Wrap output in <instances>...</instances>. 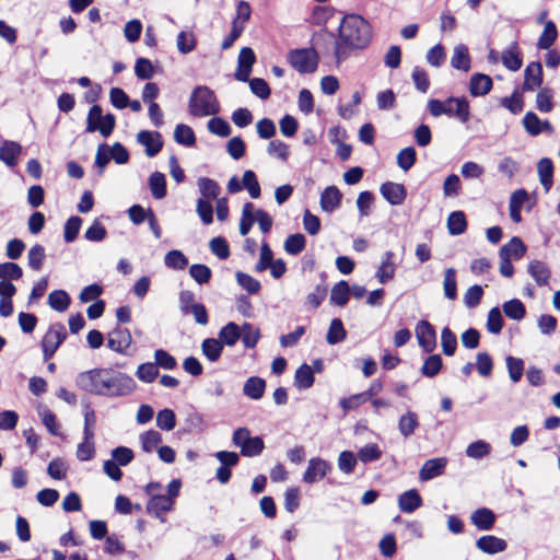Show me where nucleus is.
I'll use <instances>...</instances> for the list:
<instances>
[{"label": "nucleus", "mask_w": 560, "mask_h": 560, "mask_svg": "<svg viewBox=\"0 0 560 560\" xmlns=\"http://www.w3.org/2000/svg\"><path fill=\"white\" fill-rule=\"evenodd\" d=\"M428 109L433 117L447 115L448 117L457 118L463 124H466L470 117L469 103L464 96H451L444 102L440 100H430L428 103Z\"/></svg>", "instance_id": "nucleus-4"}, {"label": "nucleus", "mask_w": 560, "mask_h": 560, "mask_svg": "<svg viewBox=\"0 0 560 560\" xmlns=\"http://www.w3.org/2000/svg\"><path fill=\"white\" fill-rule=\"evenodd\" d=\"M505 363L510 380L513 383H518L524 373V361L520 358L508 355L505 358Z\"/></svg>", "instance_id": "nucleus-51"}, {"label": "nucleus", "mask_w": 560, "mask_h": 560, "mask_svg": "<svg viewBox=\"0 0 560 560\" xmlns=\"http://www.w3.org/2000/svg\"><path fill=\"white\" fill-rule=\"evenodd\" d=\"M542 83V66L539 61L527 65L524 71V91H534Z\"/></svg>", "instance_id": "nucleus-14"}, {"label": "nucleus", "mask_w": 560, "mask_h": 560, "mask_svg": "<svg viewBox=\"0 0 560 560\" xmlns=\"http://www.w3.org/2000/svg\"><path fill=\"white\" fill-rule=\"evenodd\" d=\"M322 278H324V275H322ZM327 291L328 285L325 279H322L320 283L316 284L314 290L307 294L306 303L313 308L319 307L327 295Z\"/></svg>", "instance_id": "nucleus-44"}, {"label": "nucleus", "mask_w": 560, "mask_h": 560, "mask_svg": "<svg viewBox=\"0 0 560 560\" xmlns=\"http://www.w3.org/2000/svg\"><path fill=\"white\" fill-rule=\"evenodd\" d=\"M350 287L347 281L336 283L330 293V302L338 306H345L349 301Z\"/></svg>", "instance_id": "nucleus-38"}, {"label": "nucleus", "mask_w": 560, "mask_h": 560, "mask_svg": "<svg viewBox=\"0 0 560 560\" xmlns=\"http://www.w3.org/2000/svg\"><path fill=\"white\" fill-rule=\"evenodd\" d=\"M318 54L313 48H299L290 50L288 61L299 73H313L318 67Z\"/></svg>", "instance_id": "nucleus-7"}, {"label": "nucleus", "mask_w": 560, "mask_h": 560, "mask_svg": "<svg viewBox=\"0 0 560 560\" xmlns=\"http://www.w3.org/2000/svg\"><path fill=\"white\" fill-rule=\"evenodd\" d=\"M67 338V330L62 323L51 324L42 340V346L58 350Z\"/></svg>", "instance_id": "nucleus-16"}, {"label": "nucleus", "mask_w": 560, "mask_h": 560, "mask_svg": "<svg viewBox=\"0 0 560 560\" xmlns=\"http://www.w3.org/2000/svg\"><path fill=\"white\" fill-rule=\"evenodd\" d=\"M306 238L303 234L296 233L289 235L284 241V250L287 254L295 256L304 250Z\"/></svg>", "instance_id": "nucleus-42"}, {"label": "nucleus", "mask_w": 560, "mask_h": 560, "mask_svg": "<svg viewBox=\"0 0 560 560\" xmlns=\"http://www.w3.org/2000/svg\"><path fill=\"white\" fill-rule=\"evenodd\" d=\"M493 86L491 77L483 73H475L469 81V93L474 97L487 95Z\"/></svg>", "instance_id": "nucleus-20"}, {"label": "nucleus", "mask_w": 560, "mask_h": 560, "mask_svg": "<svg viewBox=\"0 0 560 560\" xmlns=\"http://www.w3.org/2000/svg\"><path fill=\"white\" fill-rule=\"evenodd\" d=\"M422 505V498L416 489L405 491L398 497V506L404 513H413Z\"/></svg>", "instance_id": "nucleus-23"}, {"label": "nucleus", "mask_w": 560, "mask_h": 560, "mask_svg": "<svg viewBox=\"0 0 560 560\" xmlns=\"http://www.w3.org/2000/svg\"><path fill=\"white\" fill-rule=\"evenodd\" d=\"M497 515L488 508H479L470 514V522L479 530H490L494 526Z\"/></svg>", "instance_id": "nucleus-18"}, {"label": "nucleus", "mask_w": 560, "mask_h": 560, "mask_svg": "<svg viewBox=\"0 0 560 560\" xmlns=\"http://www.w3.org/2000/svg\"><path fill=\"white\" fill-rule=\"evenodd\" d=\"M315 382L314 372L312 366L306 363H303L296 371L294 375V386L302 390L307 389L313 386Z\"/></svg>", "instance_id": "nucleus-30"}, {"label": "nucleus", "mask_w": 560, "mask_h": 560, "mask_svg": "<svg viewBox=\"0 0 560 560\" xmlns=\"http://www.w3.org/2000/svg\"><path fill=\"white\" fill-rule=\"evenodd\" d=\"M347 337V331L343 327V324L340 318H334L330 322L327 335H326V341L328 345H337L341 341H343Z\"/></svg>", "instance_id": "nucleus-36"}, {"label": "nucleus", "mask_w": 560, "mask_h": 560, "mask_svg": "<svg viewBox=\"0 0 560 560\" xmlns=\"http://www.w3.org/2000/svg\"><path fill=\"white\" fill-rule=\"evenodd\" d=\"M156 425L163 431H171L176 425V416L172 409L165 408L156 415Z\"/></svg>", "instance_id": "nucleus-62"}, {"label": "nucleus", "mask_w": 560, "mask_h": 560, "mask_svg": "<svg viewBox=\"0 0 560 560\" xmlns=\"http://www.w3.org/2000/svg\"><path fill=\"white\" fill-rule=\"evenodd\" d=\"M476 547L483 553L495 555L505 551L508 544L497 536L485 535L476 540Z\"/></svg>", "instance_id": "nucleus-15"}, {"label": "nucleus", "mask_w": 560, "mask_h": 560, "mask_svg": "<svg viewBox=\"0 0 560 560\" xmlns=\"http://www.w3.org/2000/svg\"><path fill=\"white\" fill-rule=\"evenodd\" d=\"M380 192L383 198L392 206L401 205L406 197L407 190L402 184L386 182L381 185Z\"/></svg>", "instance_id": "nucleus-12"}, {"label": "nucleus", "mask_w": 560, "mask_h": 560, "mask_svg": "<svg viewBox=\"0 0 560 560\" xmlns=\"http://www.w3.org/2000/svg\"><path fill=\"white\" fill-rule=\"evenodd\" d=\"M164 264L170 269L184 270L188 265V259L180 250L172 249L165 255Z\"/></svg>", "instance_id": "nucleus-46"}, {"label": "nucleus", "mask_w": 560, "mask_h": 560, "mask_svg": "<svg viewBox=\"0 0 560 560\" xmlns=\"http://www.w3.org/2000/svg\"><path fill=\"white\" fill-rule=\"evenodd\" d=\"M70 302V295L65 290H54L48 295V305L60 313L68 310Z\"/></svg>", "instance_id": "nucleus-35"}, {"label": "nucleus", "mask_w": 560, "mask_h": 560, "mask_svg": "<svg viewBox=\"0 0 560 560\" xmlns=\"http://www.w3.org/2000/svg\"><path fill=\"white\" fill-rule=\"evenodd\" d=\"M223 351V345L219 338H206L201 342V352L210 361L217 362Z\"/></svg>", "instance_id": "nucleus-33"}, {"label": "nucleus", "mask_w": 560, "mask_h": 560, "mask_svg": "<svg viewBox=\"0 0 560 560\" xmlns=\"http://www.w3.org/2000/svg\"><path fill=\"white\" fill-rule=\"evenodd\" d=\"M173 508V501L166 495L158 494L152 495L147 504V511L156 517L171 511Z\"/></svg>", "instance_id": "nucleus-28"}, {"label": "nucleus", "mask_w": 560, "mask_h": 560, "mask_svg": "<svg viewBox=\"0 0 560 560\" xmlns=\"http://www.w3.org/2000/svg\"><path fill=\"white\" fill-rule=\"evenodd\" d=\"M46 257L45 247L40 244L32 246L27 254L28 266L34 271H39Z\"/></svg>", "instance_id": "nucleus-47"}, {"label": "nucleus", "mask_w": 560, "mask_h": 560, "mask_svg": "<svg viewBox=\"0 0 560 560\" xmlns=\"http://www.w3.org/2000/svg\"><path fill=\"white\" fill-rule=\"evenodd\" d=\"M232 442L245 457L258 456L265 448L264 440L260 436H252L247 428L236 429L233 432Z\"/></svg>", "instance_id": "nucleus-6"}, {"label": "nucleus", "mask_w": 560, "mask_h": 560, "mask_svg": "<svg viewBox=\"0 0 560 560\" xmlns=\"http://www.w3.org/2000/svg\"><path fill=\"white\" fill-rule=\"evenodd\" d=\"M483 289L479 284H474L467 289L464 294L463 302L468 308H475L481 302Z\"/></svg>", "instance_id": "nucleus-64"}, {"label": "nucleus", "mask_w": 560, "mask_h": 560, "mask_svg": "<svg viewBox=\"0 0 560 560\" xmlns=\"http://www.w3.org/2000/svg\"><path fill=\"white\" fill-rule=\"evenodd\" d=\"M136 375L141 382L149 384L155 381L159 370L155 363L147 362L138 366Z\"/></svg>", "instance_id": "nucleus-61"}, {"label": "nucleus", "mask_w": 560, "mask_h": 560, "mask_svg": "<svg viewBox=\"0 0 560 560\" xmlns=\"http://www.w3.org/2000/svg\"><path fill=\"white\" fill-rule=\"evenodd\" d=\"M553 163L549 158H542L537 163V172L540 184L549 191L553 184Z\"/></svg>", "instance_id": "nucleus-29"}, {"label": "nucleus", "mask_w": 560, "mask_h": 560, "mask_svg": "<svg viewBox=\"0 0 560 560\" xmlns=\"http://www.w3.org/2000/svg\"><path fill=\"white\" fill-rule=\"evenodd\" d=\"M527 272L537 285L545 287L549 284L551 270L546 262L537 259L532 260L527 266Z\"/></svg>", "instance_id": "nucleus-19"}, {"label": "nucleus", "mask_w": 560, "mask_h": 560, "mask_svg": "<svg viewBox=\"0 0 560 560\" xmlns=\"http://www.w3.org/2000/svg\"><path fill=\"white\" fill-rule=\"evenodd\" d=\"M260 338V332L258 329L254 328L252 324L244 323L241 326V340L245 348L252 349L255 348L258 340Z\"/></svg>", "instance_id": "nucleus-48"}, {"label": "nucleus", "mask_w": 560, "mask_h": 560, "mask_svg": "<svg viewBox=\"0 0 560 560\" xmlns=\"http://www.w3.org/2000/svg\"><path fill=\"white\" fill-rule=\"evenodd\" d=\"M149 188L154 199H163L167 194L165 175L161 172H153L149 177Z\"/></svg>", "instance_id": "nucleus-32"}, {"label": "nucleus", "mask_w": 560, "mask_h": 560, "mask_svg": "<svg viewBox=\"0 0 560 560\" xmlns=\"http://www.w3.org/2000/svg\"><path fill=\"white\" fill-rule=\"evenodd\" d=\"M417 161V152L413 147H407L397 154V165L405 172L409 171Z\"/></svg>", "instance_id": "nucleus-54"}, {"label": "nucleus", "mask_w": 560, "mask_h": 560, "mask_svg": "<svg viewBox=\"0 0 560 560\" xmlns=\"http://www.w3.org/2000/svg\"><path fill=\"white\" fill-rule=\"evenodd\" d=\"M253 211H254V205L252 202H246L243 206L242 218L240 221V233L242 236H246L249 233V231L255 222V215H254Z\"/></svg>", "instance_id": "nucleus-53"}, {"label": "nucleus", "mask_w": 560, "mask_h": 560, "mask_svg": "<svg viewBox=\"0 0 560 560\" xmlns=\"http://www.w3.org/2000/svg\"><path fill=\"white\" fill-rule=\"evenodd\" d=\"M342 195L336 186H329L320 195V208L331 213L340 207Z\"/></svg>", "instance_id": "nucleus-21"}, {"label": "nucleus", "mask_w": 560, "mask_h": 560, "mask_svg": "<svg viewBox=\"0 0 560 560\" xmlns=\"http://www.w3.org/2000/svg\"><path fill=\"white\" fill-rule=\"evenodd\" d=\"M174 140L178 144L192 147L196 143V136L191 127L185 124H178L174 130Z\"/></svg>", "instance_id": "nucleus-41"}, {"label": "nucleus", "mask_w": 560, "mask_h": 560, "mask_svg": "<svg viewBox=\"0 0 560 560\" xmlns=\"http://www.w3.org/2000/svg\"><path fill=\"white\" fill-rule=\"evenodd\" d=\"M137 141L145 148L149 158L155 156L163 148L162 136L158 131L141 130L137 135Z\"/></svg>", "instance_id": "nucleus-10"}, {"label": "nucleus", "mask_w": 560, "mask_h": 560, "mask_svg": "<svg viewBox=\"0 0 560 560\" xmlns=\"http://www.w3.org/2000/svg\"><path fill=\"white\" fill-rule=\"evenodd\" d=\"M77 385L90 394L106 397L128 396L136 388V382L131 376L106 368L80 373Z\"/></svg>", "instance_id": "nucleus-1"}, {"label": "nucleus", "mask_w": 560, "mask_h": 560, "mask_svg": "<svg viewBox=\"0 0 560 560\" xmlns=\"http://www.w3.org/2000/svg\"><path fill=\"white\" fill-rule=\"evenodd\" d=\"M235 278L238 285L249 294H257L261 289V284L257 279L243 271H237Z\"/></svg>", "instance_id": "nucleus-50"}, {"label": "nucleus", "mask_w": 560, "mask_h": 560, "mask_svg": "<svg viewBox=\"0 0 560 560\" xmlns=\"http://www.w3.org/2000/svg\"><path fill=\"white\" fill-rule=\"evenodd\" d=\"M330 470L331 465L327 460L320 457H313L308 460L306 470L303 475V481L308 485L315 483L316 481L325 478Z\"/></svg>", "instance_id": "nucleus-9"}, {"label": "nucleus", "mask_w": 560, "mask_h": 560, "mask_svg": "<svg viewBox=\"0 0 560 560\" xmlns=\"http://www.w3.org/2000/svg\"><path fill=\"white\" fill-rule=\"evenodd\" d=\"M444 295L448 300H455L457 298V280L456 270L454 268H447L444 271L443 280Z\"/></svg>", "instance_id": "nucleus-45"}, {"label": "nucleus", "mask_w": 560, "mask_h": 560, "mask_svg": "<svg viewBox=\"0 0 560 560\" xmlns=\"http://www.w3.org/2000/svg\"><path fill=\"white\" fill-rule=\"evenodd\" d=\"M241 338V327L234 322L228 323L219 331V340L222 345L234 346Z\"/></svg>", "instance_id": "nucleus-34"}, {"label": "nucleus", "mask_w": 560, "mask_h": 560, "mask_svg": "<svg viewBox=\"0 0 560 560\" xmlns=\"http://www.w3.org/2000/svg\"><path fill=\"white\" fill-rule=\"evenodd\" d=\"M447 465V459L445 457L432 458L424 462L420 471L419 479L421 481H428L433 478H436L444 474V470Z\"/></svg>", "instance_id": "nucleus-13"}, {"label": "nucleus", "mask_w": 560, "mask_h": 560, "mask_svg": "<svg viewBox=\"0 0 560 560\" xmlns=\"http://www.w3.org/2000/svg\"><path fill=\"white\" fill-rule=\"evenodd\" d=\"M558 36L556 24L552 21H548L545 24V28L538 38L537 47L539 49H549L556 42Z\"/></svg>", "instance_id": "nucleus-43"}, {"label": "nucleus", "mask_w": 560, "mask_h": 560, "mask_svg": "<svg viewBox=\"0 0 560 560\" xmlns=\"http://www.w3.org/2000/svg\"><path fill=\"white\" fill-rule=\"evenodd\" d=\"M395 254L392 250L384 253L381 265L375 273L380 283H387L394 278L397 268V264L393 260Z\"/></svg>", "instance_id": "nucleus-17"}, {"label": "nucleus", "mask_w": 560, "mask_h": 560, "mask_svg": "<svg viewBox=\"0 0 560 560\" xmlns=\"http://www.w3.org/2000/svg\"><path fill=\"white\" fill-rule=\"evenodd\" d=\"M189 275L198 284H206L210 281L212 271L206 265L194 264L189 268Z\"/></svg>", "instance_id": "nucleus-63"}, {"label": "nucleus", "mask_w": 560, "mask_h": 560, "mask_svg": "<svg viewBox=\"0 0 560 560\" xmlns=\"http://www.w3.org/2000/svg\"><path fill=\"white\" fill-rule=\"evenodd\" d=\"M266 390V381L259 376H250L243 386V394L254 400L262 398Z\"/></svg>", "instance_id": "nucleus-25"}, {"label": "nucleus", "mask_w": 560, "mask_h": 560, "mask_svg": "<svg viewBox=\"0 0 560 560\" xmlns=\"http://www.w3.org/2000/svg\"><path fill=\"white\" fill-rule=\"evenodd\" d=\"M116 127V118L113 114L108 113L103 115V109L100 105L94 104L86 117V132L98 131L102 137L108 138Z\"/></svg>", "instance_id": "nucleus-5"}, {"label": "nucleus", "mask_w": 560, "mask_h": 560, "mask_svg": "<svg viewBox=\"0 0 560 560\" xmlns=\"http://www.w3.org/2000/svg\"><path fill=\"white\" fill-rule=\"evenodd\" d=\"M23 276L22 268L12 261L1 262L0 264V279L12 281L19 280Z\"/></svg>", "instance_id": "nucleus-60"}, {"label": "nucleus", "mask_w": 560, "mask_h": 560, "mask_svg": "<svg viewBox=\"0 0 560 560\" xmlns=\"http://www.w3.org/2000/svg\"><path fill=\"white\" fill-rule=\"evenodd\" d=\"M419 427V417L415 411L408 410L398 419L399 433L408 439L411 436Z\"/></svg>", "instance_id": "nucleus-26"}, {"label": "nucleus", "mask_w": 560, "mask_h": 560, "mask_svg": "<svg viewBox=\"0 0 560 560\" xmlns=\"http://www.w3.org/2000/svg\"><path fill=\"white\" fill-rule=\"evenodd\" d=\"M501 61L511 71L521 69L523 61L516 42H513L508 49L502 51Z\"/></svg>", "instance_id": "nucleus-27"}, {"label": "nucleus", "mask_w": 560, "mask_h": 560, "mask_svg": "<svg viewBox=\"0 0 560 560\" xmlns=\"http://www.w3.org/2000/svg\"><path fill=\"white\" fill-rule=\"evenodd\" d=\"M372 38V28L368 21L358 14L346 15L339 26V39L335 42L337 63L346 60L350 50L364 49Z\"/></svg>", "instance_id": "nucleus-2"}, {"label": "nucleus", "mask_w": 560, "mask_h": 560, "mask_svg": "<svg viewBox=\"0 0 560 560\" xmlns=\"http://www.w3.org/2000/svg\"><path fill=\"white\" fill-rule=\"evenodd\" d=\"M22 152L20 143L11 140H2L0 145V160L8 166L13 167L18 163V156Z\"/></svg>", "instance_id": "nucleus-22"}, {"label": "nucleus", "mask_w": 560, "mask_h": 560, "mask_svg": "<svg viewBox=\"0 0 560 560\" xmlns=\"http://www.w3.org/2000/svg\"><path fill=\"white\" fill-rule=\"evenodd\" d=\"M451 66L457 70H463L465 72L469 71L470 56L468 48L464 44H459L454 47Z\"/></svg>", "instance_id": "nucleus-31"}, {"label": "nucleus", "mask_w": 560, "mask_h": 560, "mask_svg": "<svg viewBox=\"0 0 560 560\" xmlns=\"http://www.w3.org/2000/svg\"><path fill=\"white\" fill-rule=\"evenodd\" d=\"M358 459L364 464L376 462L382 457V451L375 443L364 445L358 451Z\"/></svg>", "instance_id": "nucleus-57"}, {"label": "nucleus", "mask_w": 560, "mask_h": 560, "mask_svg": "<svg viewBox=\"0 0 560 560\" xmlns=\"http://www.w3.org/2000/svg\"><path fill=\"white\" fill-rule=\"evenodd\" d=\"M553 92L549 88L541 89L536 95V107L541 113H550L553 108Z\"/></svg>", "instance_id": "nucleus-59"}, {"label": "nucleus", "mask_w": 560, "mask_h": 560, "mask_svg": "<svg viewBox=\"0 0 560 560\" xmlns=\"http://www.w3.org/2000/svg\"><path fill=\"white\" fill-rule=\"evenodd\" d=\"M82 225V219L78 215L70 217L63 228V238L67 243H72L78 237Z\"/></svg>", "instance_id": "nucleus-58"}, {"label": "nucleus", "mask_w": 560, "mask_h": 560, "mask_svg": "<svg viewBox=\"0 0 560 560\" xmlns=\"http://www.w3.org/2000/svg\"><path fill=\"white\" fill-rule=\"evenodd\" d=\"M415 332L422 350L427 353L433 352L436 347V332L433 325L422 319L417 324Z\"/></svg>", "instance_id": "nucleus-8"}, {"label": "nucleus", "mask_w": 560, "mask_h": 560, "mask_svg": "<svg viewBox=\"0 0 560 560\" xmlns=\"http://www.w3.org/2000/svg\"><path fill=\"white\" fill-rule=\"evenodd\" d=\"M522 122L524 129L532 137H536L542 131V121L534 112H527Z\"/></svg>", "instance_id": "nucleus-56"}, {"label": "nucleus", "mask_w": 560, "mask_h": 560, "mask_svg": "<svg viewBox=\"0 0 560 560\" xmlns=\"http://www.w3.org/2000/svg\"><path fill=\"white\" fill-rule=\"evenodd\" d=\"M132 337L127 328L117 327L108 335L107 347L113 351L125 354L130 347Z\"/></svg>", "instance_id": "nucleus-11"}, {"label": "nucleus", "mask_w": 560, "mask_h": 560, "mask_svg": "<svg viewBox=\"0 0 560 560\" xmlns=\"http://www.w3.org/2000/svg\"><path fill=\"white\" fill-rule=\"evenodd\" d=\"M188 112L194 117H207L220 112V104L214 92L206 86H196L189 97Z\"/></svg>", "instance_id": "nucleus-3"}, {"label": "nucleus", "mask_w": 560, "mask_h": 560, "mask_svg": "<svg viewBox=\"0 0 560 560\" xmlns=\"http://www.w3.org/2000/svg\"><path fill=\"white\" fill-rule=\"evenodd\" d=\"M243 187L247 189L249 196L253 199H257L260 197V185L257 180L256 174L253 171L247 170L244 172L242 178V188Z\"/></svg>", "instance_id": "nucleus-52"}, {"label": "nucleus", "mask_w": 560, "mask_h": 560, "mask_svg": "<svg viewBox=\"0 0 560 560\" xmlns=\"http://www.w3.org/2000/svg\"><path fill=\"white\" fill-rule=\"evenodd\" d=\"M447 229L451 235H460L467 229V221L463 211H453L447 218Z\"/></svg>", "instance_id": "nucleus-37"}, {"label": "nucleus", "mask_w": 560, "mask_h": 560, "mask_svg": "<svg viewBox=\"0 0 560 560\" xmlns=\"http://www.w3.org/2000/svg\"><path fill=\"white\" fill-rule=\"evenodd\" d=\"M502 311L509 318L514 320H521L526 315L525 305L518 299H512L504 302L502 305Z\"/></svg>", "instance_id": "nucleus-39"}, {"label": "nucleus", "mask_w": 560, "mask_h": 560, "mask_svg": "<svg viewBox=\"0 0 560 560\" xmlns=\"http://www.w3.org/2000/svg\"><path fill=\"white\" fill-rule=\"evenodd\" d=\"M526 253V246L518 236L512 237L499 250V257H506L509 259H521Z\"/></svg>", "instance_id": "nucleus-24"}, {"label": "nucleus", "mask_w": 560, "mask_h": 560, "mask_svg": "<svg viewBox=\"0 0 560 560\" xmlns=\"http://www.w3.org/2000/svg\"><path fill=\"white\" fill-rule=\"evenodd\" d=\"M197 186H198L199 192L201 194V196L205 200L206 199H217L220 194V190H221L218 183L208 177H200L197 182Z\"/></svg>", "instance_id": "nucleus-40"}, {"label": "nucleus", "mask_w": 560, "mask_h": 560, "mask_svg": "<svg viewBox=\"0 0 560 560\" xmlns=\"http://www.w3.org/2000/svg\"><path fill=\"white\" fill-rule=\"evenodd\" d=\"M443 366V361L440 354L429 355L421 368V374L425 377H434L439 374Z\"/></svg>", "instance_id": "nucleus-49"}, {"label": "nucleus", "mask_w": 560, "mask_h": 560, "mask_svg": "<svg viewBox=\"0 0 560 560\" xmlns=\"http://www.w3.org/2000/svg\"><path fill=\"white\" fill-rule=\"evenodd\" d=\"M441 346L443 353L447 357H452L457 348L456 335L448 328L444 327L441 332Z\"/></svg>", "instance_id": "nucleus-55"}]
</instances>
